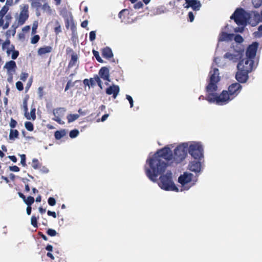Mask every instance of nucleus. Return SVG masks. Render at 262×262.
Instances as JSON below:
<instances>
[{
    "mask_svg": "<svg viewBox=\"0 0 262 262\" xmlns=\"http://www.w3.org/2000/svg\"><path fill=\"white\" fill-rule=\"evenodd\" d=\"M209 81L206 88V91L208 94L205 99L210 103H215L217 105H225L235 98L241 92L242 85L237 82L230 85L228 91L224 90L218 95L214 92L217 90V83L220 81L219 71L218 69L214 68L209 72Z\"/></svg>",
    "mask_w": 262,
    "mask_h": 262,
    "instance_id": "obj_1",
    "label": "nucleus"
},
{
    "mask_svg": "<svg viewBox=\"0 0 262 262\" xmlns=\"http://www.w3.org/2000/svg\"><path fill=\"white\" fill-rule=\"evenodd\" d=\"M145 173L153 182L164 189V147L147 158L144 165Z\"/></svg>",
    "mask_w": 262,
    "mask_h": 262,
    "instance_id": "obj_2",
    "label": "nucleus"
},
{
    "mask_svg": "<svg viewBox=\"0 0 262 262\" xmlns=\"http://www.w3.org/2000/svg\"><path fill=\"white\" fill-rule=\"evenodd\" d=\"M175 143L165 146V168L173 164H177L182 162L187 155L188 143L184 142L178 145L174 149L173 154L171 148Z\"/></svg>",
    "mask_w": 262,
    "mask_h": 262,
    "instance_id": "obj_3",
    "label": "nucleus"
},
{
    "mask_svg": "<svg viewBox=\"0 0 262 262\" xmlns=\"http://www.w3.org/2000/svg\"><path fill=\"white\" fill-rule=\"evenodd\" d=\"M29 15V6L27 4H24L20 6V12L18 16L16 18V20L12 25L11 28L13 29V35L16 33V29L20 26L24 25L26 21L28 19Z\"/></svg>",
    "mask_w": 262,
    "mask_h": 262,
    "instance_id": "obj_4",
    "label": "nucleus"
},
{
    "mask_svg": "<svg viewBox=\"0 0 262 262\" xmlns=\"http://www.w3.org/2000/svg\"><path fill=\"white\" fill-rule=\"evenodd\" d=\"M188 153L195 160H201L203 158V147L199 142H193L188 144Z\"/></svg>",
    "mask_w": 262,
    "mask_h": 262,
    "instance_id": "obj_5",
    "label": "nucleus"
},
{
    "mask_svg": "<svg viewBox=\"0 0 262 262\" xmlns=\"http://www.w3.org/2000/svg\"><path fill=\"white\" fill-rule=\"evenodd\" d=\"M230 19H233L234 22L238 26L246 25L247 18L246 16L245 10L241 8H237L230 16Z\"/></svg>",
    "mask_w": 262,
    "mask_h": 262,
    "instance_id": "obj_6",
    "label": "nucleus"
},
{
    "mask_svg": "<svg viewBox=\"0 0 262 262\" xmlns=\"http://www.w3.org/2000/svg\"><path fill=\"white\" fill-rule=\"evenodd\" d=\"M253 60L246 57L239 61L237 64V68L238 70L250 73L253 70Z\"/></svg>",
    "mask_w": 262,
    "mask_h": 262,
    "instance_id": "obj_7",
    "label": "nucleus"
},
{
    "mask_svg": "<svg viewBox=\"0 0 262 262\" xmlns=\"http://www.w3.org/2000/svg\"><path fill=\"white\" fill-rule=\"evenodd\" d=\"M66 109L64 107H58L53 110V114L54 116L52 120L55 121L59 124H64V122L62 121L61 118L64 116Z\"/></svg>",
    "mask_w": 262,
    "mask_h": 262,
    "instance_id": "obj_8",
    "label": "nucleus"
},
{
    "mask_svg": "<svg viewBox=\"0 0 262 262\" xmlns=\"http://www.w3.org/2000/svg\"><path fill=\"white\" fill-rule=\"evenodd\" d=\"M244 49L235 51L234 53L227 52L224 56L225 58L228 59L233 62H236L240 60L243 56Z\"/></svg>",
    "mask_w": 262,
    "mask_h": 262,
    "instance_id": "obj_9",
    "label": "nucleus"
},
{
    "mask_svg": "<svg viewBox=\"0 0 262 262\" xmlns=\"http://www.w3.org/2000/svg\"><path fill=\"white\" fill-rule=\"evenodd\" d=\"M132 15V12L128 9H124L119 13L118 16L122 22L125 24H130L133 22V19L130 18V16Z\"/></svg>",
    "mask_w": 262,
    "mask_h": 262,
    "instance_id": "obj_10",
    "label": "nucleus"
},
{
    "mask_svg": "<svg viewBox=\"0 0 262 262\" xmlns=\"http://www.w3.org/2000/svg\"><path fill=\"white\" fill-rule=\"evenodd\" d=\"M258 46V43L257 42H254L249 46L246 52V57L251 59L254 58Z\"/></svg>",
    "mask_w": 262,
    "mask_h": 262,
    "instance_id": "obj_11",
    "label": "nucleus"
},
{
    "mask_svg": "<svg viewBox=\"0 0 262 262\" xmlns=\"http://www.w3.org/2000/svg\"><path fill=\"white\" fill-rule=\"evenodd\" d=\"M65 25L67 29L70 28L72 33L74 34L77 31L76 26L75 24L73 16L71 13L64 18Z\"/></svg>",
    "mask_w": 262,
    "mask_h": 262,
    "instance_id": "obj_12",
    "label": "nucleus"
},
{
    "mask_svg": "<svg viewBox=\"0 0 262 262\" xmlns=\"http://www.w3.org/2000/svg\"><path fill=\"white\" fill-rule=\"evenodd\" d=\"M193 176L192 173L185 172L179 177L178 182L180 183L182 186H185L186 184L191 182Z\"/></svg>",
    "mask_w": 262,
    "mask_h": 262,
    "instance_id": "obj_13",
    "label": "nucleus"
},
{
    "mask_svg": "<svg viewBox=\"0 0 262 262\" xmlns=\"http://www.w3.org/2000/svg\"><path fill=\"white\" fill-rule=\"evenodd\" d=\"M187 6L185 8L191 7L194 11H198L201 7V4L198 0H185Z\"/></svg>",
    "mask_w": 262,
    "mask_h": 262,
    "instance_id": "obj_14",
    "label": "nucleus"
},
{
    "mask_svg": "<svg viewBox=\"0 0 262 262\" xmlns=\"http://www.w3.org/2000/svg\"><path fill=\"white\" fill-rule=\"evenodd\" d=\"M120 91L119 86L117 85L113 84L106 89V93L108 95H113L114 99L116 98Z\"/></svg>",
    "mask_w": 262,
    "mask_h": 262,
    "instance_id": "obj_15",
    "label": "nucleus"
},
{
    "mask_svg": "<svg viewBox=\"0 0 262 262\" xmlns=\"http://www.w3.org/2000/svg\"><path fill=\"white\" fill-rule=\"evenodd\" d=\"M248 73L249 72L246 71H242L241 70H238L235 75L236 79L239 82L245 83L247 81V80L248 79Z\"/></svg>",
    "mask_w": 262,
    "mask_h": 262,
    "instance_id": "obj_16",
    "label": "nucleus"
},
{
    "mask_svg": "<svg viewBox=\"0 0 262 262\" xmlns=\"http://www.w3.org/2000/svg\"><path fill=\"white\" fill-rule=\"evenodd\" d=\"M199 161L190 162L188 165L189 169L196 173L200 172L201 170V163Z\"/></svg>",
    "mask_w": 262,
    "mask_h": 262,
    "instance_id": "obj_17",
    "label": "nucleus"
},
{
    "mask_svg": "<svg viewBox=\"0 0 262 262\" xmlns=\"http://www.w3.org/2000/svg\"><path fill=\"white\" fill-rule=\"evenodd\" d=\"M165 190L178 192L179 189L171 180H165Z\"/></svg>",
    "mask_w": 262,
    "mask_h": 262,
    "instance_id": "obj_18",
    "label": "nucleus"
},
{
    "mask_svg": "<svg viewBox=\"0 0 262 262\" xmlns=\"http://www.w3.org/2000/svg\"><path fill=\"white\" fill-rule=\"evenodd\" d=\"M99 74L100 77L103 80L110 81L109 69L107 67H102L99 71Z\"/></svg>",
    "mask_w": 262,
    "mask_h": 262,
    "instance_id": "obj_19",
    "label": "nucleus"
},
{
    "mask_svg": "<svg viewBox=\"0 0 262 262\" xmlns=\"http://www.w3.org/2000/svg\"><path fill=\"white\" fill-rule=\"evenodd\" d=\"M233 36V34L222 32L220 34L219 40L220 41H230L232 39Z\"/></svg>",
    "mask_w": 262,
    "mask_h": 262,
    "instance_id": "obj_20",
    "label": "nucleus"
},
{
    "mask_svg": "<svg viewBox=\"0 0 262 262\" xmlns=\"http://www.w3.org/2000/svg\"><path fill=\"white\" fill-rule=\"evenodd\" d=\"M102 55L104 58L110 59L113 56L112 50L109 47H105L102 51Z\"/></svg>",
    "mask_w": 262,
    "mask_h": 262,
    "instance_id": "obj_21",
    "label": "nucleus"
},
{
    "mask_svg": "<svg viewBox=\"0 0 262 262\" xmlns=\"http://www.w3.org/2000/svg\"><path fill=\"white\" fill-rule=\"evenodd\" d=\"M10 45V41L9 39H7L5 40V41L2 45V49L5 50L6 49H7V53L8 54H10L11 51H12L14 49V46L13 45H11V47L9 49L8 47Z\"/></svg>",
    "mask_w": 262,
    "mask_h": 262,
    "instance_id": "obj_22",
    "label": "nucleus"
},
{
    "mask_svg": "<svg viewBox=\"0 0 262 262\" xmlns=\"http://www.w3.org/2000/svg\"><path fill=\"white\" fill-rule=\"evenodd\" d=\"M52 50L51 46H46L40 48L38 50V54L40 55H44L47 53H50Z\"/></svg>",
    "mask_w": 262,
    "mask_h": 262,
    "instance_id": "obj_23",
    "label": "nucleus"
},
{
    "mask_svg": "<svg viewBox=\"0 0 262 262\" xmlns=\"http://www.w3.org/2000/svg\"><path fill=\"white\" fill-rule=\"evenodd\" d=\"M16 68V63L13 60H11L10 61L7 62L4 66V68H6L9 72L13 70H14Z\"/></svg>",
    "mask_w": 262,
    "mask_h": 262,
    "instance_id": "obj_24",
    "label": "nucleus"
},
{
    "mask_svg": "<svg viewBox=\"0 0 262 262\" xmlns=\"http://www.w3.org/2000/svg\"><path fill=\"white\" fill-rule=\"evenodd\" d=\"M28 98H25L23 101V107L25 112V116L28 120H30L29 114L28 113V105H27Z\"/></svg>",
    "mask_w": 262,
    "mask_h": 262,
    "instance_id": "obj_25",
    "label": "nucleus"
},
{
    "mask_svg": "<svg viewBox=\"0 0 262 262\" xmlns=\"http://www.w3.org/2000/svg\"><path fill=\"white\" fill-rule=\"evenodd\" d=\"M66 134V131L64 129H62L60 130H57L55 132L54 136L56 139L60 140L61 138L63 137Z\"/></svg>",
    "mask_w": 262,
    "mask_h": 262,
    "instance_id": "obj_26",
    "label": "nucleus"
},
{
    "mask_svg": "<svg viewBox=\"0 0 262 262\" xmlns=\"http://www.w3.org/2000/svg\"><path fill=\"white\" fill-rule=\"evenodd\" d=\"M78 57L76 54H73L71 56V59L69 63L68 67L71 68L74 66L77 61Z\"/></svg>",
    "mask_w": 262,
    "mask_h": 262,
    "instance_id": "obj_27",
    "label": "nucleus"
},
{
    "mask_svg": "<svg viewBox=\"0 0 262 262\" xmlns=\"http://www.w3.org/2000/svg\"><path fill=\"white\" fill-rule=\"evenodd\" d=\"M32 2L31 3V6L33 7L36 8L37 9L40 8L42 6V3L45 1V0H32Z\"/></svg>",
    "mask_w": 262,
    "mask_h": 262,
    "instance_id": "obj_28",
    "label": "nucleus"
},
{
    "mask_svg": "<svg viewBox=\"0 0 262 262\" xmlns=\"http://www.w3.org/2000/svg\"><path fill=\"white\" fill-rule=\"evenodd\" d=\"M79 117V115L78 114H69L67 118L68 119V121L69 123L72 122L74 121L75 120H77Z\"/></svg>",
    "mask_w": 262,
    "mask_h": 262,
    "instance_id": "obj_29",
    "label": "nucleus"
},
{
    "mask_svg": "<svg viewBox=\"0 0 262 262\" xmlns=\"http://www.w3.org/2000/svg\"><path fill=\"white\" fill-rule=\"evenodd\" d=\"M11 19L12 16L10 14H8L5 16L6 23L3 26L4 29H6L9 27Z\"/></svg>",
    "mask_w": 262,
    "mask_h": 262,
    "instance_id": "obj_30",
    "label": "nucleus"
},
{
    "mask_svg": "<svg viewBox=\"0 0 262 262\" xmlns=\"http://www.w3.org/2000/svg\"><path fill=\"white\" fill-rule=\"evenodd\" d=\"M32 166L35 169H38L41 167V164L37 159H33L32 162Z\"/></svg>",
    "mask_w": 262,
    "mask_h": 262,
    "instance_id": "obj_31",
    "label": "nucleus"
},
{
    "mask_svg": "<svg viewBox=\"0 0 262 262\" xmlns=\"http://www.w3.org/2000/svg\"><path fill=\"white\" fill-rule=\"evenodd\" d=\"M19 135V133L16 129H11L10 134H9V138L10 139H13L14 138H18Z\"/></svg>",
    "mask_w": 262,
    "mask_h": 262,
    "instance_id": "obj_32",
    "label": "nucleus"
},
{
    "mask_svg": "<svg viewBox=\"0 0 262 262\" xmlns=\"http://www.w3.org/2000/svg\"><path fill=\"white\" fill-rule=\"evenodd\" d=\"M24 202L27 205V206H31V205L34 202V198L33 196H29L27 198L26 197Z\"/></svg>",
    "mask_w": 262,
    "mask_h": 262,
    "instance_id": "obj_33",
    "label": "nucleus"
},
{
    "mask_svg": "<svg viewBox=\"0 0 262 262\" xmlns=\"http://www.w3.org/2000/svg\"><path fill=\"white\" fill-rule=\"evenodd\" d=\"M9 10V7L7 6H4L0 10V17H4Z\"/></svg>",
    "mask_w": 262,
    "mask_h": 262,
    "instance_id": "obj_34",
    "label": "nucleus"
},
{
    "mask_svg": "<svg viewBox=\"0 0 262 262\" xmlns=\"http://www.w3.org/2000/svg\"><path fill=\"white\" fill-rule=\"evenodd\" d=\"M39 219V216H35V215H32L31 219V225L35 228H37V220Z\"/></svg>",
    "mask_w": 262,
    "mask_h": 262,
    "instance_id": "obj_35",
    "label": "nucleus"
},
{
    "mask_svg": "<svg viewBox=\"0 0 262 262\" xmlns=\"http://www.w3.org/2000/svg\"><path fill=\"white\" fill-rule=\"evenodd\" d=\"M25 126L28 131L32 132L34 129V125L33 123L30 121L26 122Z\"/></svg>",
    "mask_w": 262,
    "mask_h": 262,
    "instance_id": "obj_36",
    "label": "nucleus"
},
{
    "mask_svg": "<svg viewBox=\"0 0 262 262\" xmlns=\"http://www.w3.org/2000/svg\"><path fill=\"white\" fill-rule=\"evenodd\" d=\"M79 134L78 129H74L70 131L69 136L71 138H76Z\"/></svg>",
    "mask_w": 262,
    "mask_h": 262,
    "instance_id": "obj_37",
    "label": "nucleus"
},
{
    "mask_svg": "<svg viewBox=\"0 0 262 262\" xmlns=\"http://www.w3.org/2000/svg\"><path fill=\"white\" fill-rule=\"evenodd\" d=\"M93 53L96 60L100 63H103L104 61L101 59L99 56V53L98 51L93 50Z\"/></svg>",
    "mask_w": 262,
    "mask_h": 262,
    "instance_id": "obj_38",
    "label": "nucleus"
},
{
    "mask_svg": "<svg viewBox=\"0 0 262 262\" xmlns=\"http://www.w3.org/2000/svg\"><path fill=\"white\" fill-rule=\"evenodd\" d=\"M252 3L256 8H259L262 4V0H252Z\"/></svg>",
    "mask_w": 262,
    "mask_h": 262,
    "instance_id": "obj_39",
    "label": "nucleus"
},
{
    "mask_svg": "<svg viewBox=\"0 0 262 262\" xmlns=\"http://www.w3.org/2000/svg\"><path fill=\"white\" fill-rule=\"evenodd\" d=\"M234 40L237 43H242L244 41L243 37L239 34H236L234 36Z\"/></svg>",
    "mask_w": 262,
    "mask_h": 262,
    "instance_id": "obj_40",
    "label": "nucleus"
},
{
    "mask_svg": "<svg viewBox=\"0 0 262 262\" xmlns=\"http://www.w3.org/2000/svg\"><path fill=\"white\" fill-rule=\"evenodd\" d=\"M47 233L48 234V235L51 236H56V234H57V232L55 230L52 229H49L47 231Z\"/></svg>",
    "mask_w": 262,
    "mask_h": 262,
    "instance_id": "obj_41",
    "label": "nucleus"
},
{
    "mask_svg": "<svg viewBox=\"0 0 262 262\" xmlns=\"http://www.w3.org/2000/svg\"><path fill=\"white\" fill-rule=\"evenodd\" d=\"M20 156V158H21L20 163L22 164V165L24 167L26 166L27 164H26V155L25 154H22Z\"/></svg>",
    "mask_w": 262,
    "mask_h": 262,
    "instance_id": "obj_42",
    "label": "nucleus"
},
{
    "mask_svg": "<svg viewBox=\"0 0 262 262\" xmlns=\"http://www.w3.org/2000/svg\"><path fill=\"white\" fill-rule=\"evenodd\" d=\"M39 39V36L38 35H35L31 38V42L32 44H35L38 42Z\"/></svg>",
    "mask_w": 262,
    "mask_h": 262,
    "instance_id": "obj_43",
    "label": "nucleus"
},
{
    "mask_svg": "<svg viewBox=\"0 0 262 262\" xmlns=\"http://www.w3.org/2000/svg\"><path fill=\"white\" fill-rule=\"evenodd\" d=\"M36 110L35 108H33L31 109L30 112V119H32L33 120H34L36 119V114H35Z\"/></svg>",
    "mask_w": 262,
    "mask_h": 262,
    "instance_id": "obj_44",
    "label": "nucleus"
},
{
    "mask_svg": "<svg viewBox=\"0 0 262 262\" xmlns=\"http://www.w3.org/2000/svg\"><path fill=\"white\" fill-rule=\"evenodd\" d=\"M77 81H77V80H76V81H75L74 83H72V82H71V80L68 81V82H67V85H66V87H65L64 91H67L69 89V88H70V87H71V86H74V84H75V83H76Z\"/></svg>",
    "mask_w": 262,
    "mask_h": 262,
    "instance_id": "obj_45",
    "label": "nucleus"
},
{
    "mask_svg": "<svg viewBox=\"0 0 262 262\" xmlns=\"http://www.w3.org/2000/svg\"><path fill=\"white\" fill-rule=\"evenodd\" d=\"M48 204L51 206H53L56 204V200L53 197H50L48 200Z\"/></svg>",
    "mask_w": 262,
    "mask_h": 262,
    "instance_id": "obj_46",
    "label": "nucleus"
},
{
    "mask_svg": "<svg viewBox=\"0 0 262 262\" xmlns=\"http://www.w3.org/2000/svg\"><path fill=\"white\" fill-rule=\"evenodd\" d=\"M90 40L91 41H94L96 38V33L94 31H92L90 32L89 35Z\"/></svg>",
    "mask_w": 262,
    "mask_h": 262,
    "instance_id": "obj_47",
    "label": "nucleus"
},
{
    "mask_svg": "<svg viewBox=\"0 0 262 262\" xmlns=\"http://www.w3.org/2000/svg\"><path fill=\"white\" fill-rule=\"evenodd\" d=\"M16 86L17 90L19 91H23L24 89L23 84L20 81H17L16 83Z\"/></svg>",
    "mask_w": 262,
    "mask_h": 262,
    "instance_id": "obj_48",
    "label": "nucleus"
},
{
    "mask_svg": "<svg viewBox=\"0 0 262 262\" xmlns=\"http://www.w3.org/2000/svg\"><path fill=\"white\" fill-rule=\"evenodd\" d=\"M94 79L95 80V82H97L99 86H100L101 88H102V82L100 78V77L98 75H96L94 77Z\"/></svg>",
    "mask_w": 262,
    "mask_h": 262,
    "instance_id": "obj_49",
    "label": "nucleus"
},
{
    "mask_svg": "<svg viewBox=\"0 0 262 262\" xmlns=\"http://www.w3.org/2000/svg\"><path fill=\"white\" fill-rule=\"evenodd\" d=\"M38 95H39V97L41 98L43 95H44V92H43V87H41V86H40L38 88Z\"/></svg>",
    "mask_w": 262,
    "mask_h": 262,
    "instance_id": "obj_50",
    "label": "nucleus"
},
{
    "mask_svg": "<svg viewBox=\"0 0 262 262\" xmlns=\"http://www.w3.org/2000/svg\"><path fill=\"white\" fill-rule=\"evenodd\" d=\"M28 77V74L25 72L21 73L20 75V79L23 81H25L27 80V78Z\"/></svg>",
    "mask_w": 262,
    "mask_h": 262,
    "instance_id": "obj_51",
    "label": "nucleus"
},
{
    "mask_svg": "<svg viewBox=\"0 0 262 262\" xmlns=\"http://www.w3.org/2000/svg\"><path fill=\"white\" fill-rule=\"evenodd\" d=\"M54 31L56 35H58L59 33L62 32L61 26L54 27Z\"/></svg>",
    "mask_w": 262,
    "mask_h": 262,
    "instance_id": "obj_52",
    "label": "nucleus"
},
{
    "mask_svg": "<svg viewBox=\"0 0 262 262\" xmlns=\"http://www.w3.org/2000/svg\"><path fill=\"white\" fill-rule=\"evenodd\" d=\"M9 169L10 170L14 172H18L20 170L19 168L16 165L10 166Z\"/></svg>",
    "mask_w": 262,
    "mask_h": 262,
    "instance_id": "obj_53",
    "label": "nucleus"
},
{
    "mask_svg": "<svg viewBox=\"0 0 262 262\" xmlns=\"http://www.w3.org/2000/svg\"><path fill=\"white\" fill-rule=\"evenodd\" d=\"M17 125V122L16 120L13 119V118L11 119L10 122V126L11 128H14Z\"/></svg>",
    "mask_w": 262,
    "mask_h": 262,
    "instance_id": "obj_54",
    "label": "nucleus"
},
{
    "mask_svg": "<svg viewBox=\"0 0 262 262\" xmlns=\"http://www.w3.org/2000/svg\"><path fill=\"white\" fill-rule=\"evenodd\" d=\"M126 99H127L128 100V101L130 103V107H132L133 106V103H134L133 99L132 97L128 95H126Z\"/></svg>",
    "mask_w": 262,
    "mask_h": 262,
    "instance_id": "obj_55",
    "label": "nucleus"
},
{
    "mask_svg": "<svg viewBox=\"0 0 262 262\" xmlns=\"http://www.w3.org/2000/svg\"><path fill=\"white\" fill-rule=\"evenodd\" d=\"M18 55H19L18 51L14 50L13 51L11 57L13 59H16L17 58V57L18 56Z\"/></svg>",
    "mask_w": 262,
    "mask_h": 262,
    "instance_id": "obj_56",
    "label": "nucleus"
},
{
    "mask_svg": "<svg viewBox=\"0 0 262 262\" xmlns=\"http://www.w3.org/2000/svg\"><path fill=\"white\" fill-rule=\"evenodd\" d=\"M143 6V5L142 3L141 2H139L134 5V7L135 9H137L141 8Z\"/></svg>",
    "mask_w": 262,
    "mask_h": 262,
    "instance_id": "obj_57",
    "label": "nucleus"
},
{
    "mask_svg": "<svg viewBox=\"0 0 262 262\" xmlns=\"http://www.w3.org/2000/svg\"><path fill=\"white\" fill-rule=\"evenodd\" d=\"M188 15L189 21L190 22H192L194 20V15H193V13L192 12H189L188 13Z\"/></svg>",
    "mask_w": 262,
    "mask_h": 262,
    "instance_id": "obj_58",
    "label": "nucleus"
},
{
    "mask_svg": "<svg viewBox=\"0 0 262 262\" xmlns=\"http://www.w3.org/2000/svg\"><path fill=\"white\" fill-rule=\"evenodd\" d=\"M47 214H48V215L49 216H52L54 218H56V214L55 212L51 211L50 210H48V212H47Z\"/></svg>",
    "mask_w": 262,
    "mask_h": 262,
    "instance_id": "obj_59",
    "label": "nucleus"
},
{
    "mask_svg": "<svg viewBox=\"0 0 262 262\" xmlns=\"http://www.w3.org/2000/svg\"><path fill=\"white\" fill-rule=\"evenodd\" d=\"M258 34L259 37H262V25H260L258 28V32H257Z\"/></svg>",
    "mask_w": 262,
    "mask_h": 262,
    "instance_id": "obj_60",
    "label": "nucleus"
},
{
    "mask_svg": "<svg viewBox=\"0 0 262 262\" xmlns=\"http://www.w3.org/2000/svg\"><path fill=\"white\" fill-rule=\"evenodd\" d=\"M8 158L10 159L14 163H16L17 161V159L15 156H9Z\"/></svg>",
    "mask_w": 262,
    "mask_h": 262,
    "instance_id": "obj_61",
    "label": "nucleus"
},
{
    "mask_svg": "<svg viewBox=\"0 0 262 262\" xmlns=\"http://www.w3.org/2000/svg\"><path fill=\"white\" fill-rule=\"evenodd\" d=\"M40 171L43 173H47L49 172V169L45 166L42 167L40 169Z\"/></svg>",
    "mask_w": 262,
    "mask_h": 262,
    "instance_id": "obj_62",
    "label": "nucleus"
},
{
    "mask_svg": "<svg viewBox=\"0 0 262 262\" xmlns=\"http://www.w3.org/2000/svg\"><path fill=\"white\" fill-rule=\"evenodd\" d=\"M89 82L90 86H93V85H94L95 84V80L94 78H91L89 79Z\"/></svg>",
    "mask_w": 262,
    "mask_h": 262,
    "instance_id": "obj_63",
    "label": "nucleus"
},
{
    "mask_svg": "<svg viewBox=\"0 0 262 262\" xmlns=\"http://www.w3.org/2000/svg\"><path fill=\"white\" fill-rule=\"evenodd\" d=\"M88 25V21L87 20H85L83 21L81 24V26L82 28H86Z\"/></svg>",
    "mask_w": 262,
    "mask_h": 262,
    "instance_id": "obj_64",
    "label": "nucleus"
}]
</instances>
